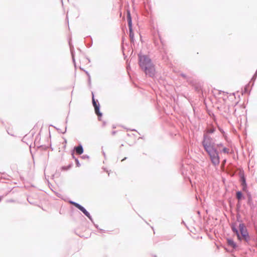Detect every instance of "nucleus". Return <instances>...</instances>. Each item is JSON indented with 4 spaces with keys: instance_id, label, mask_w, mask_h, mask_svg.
Here are the masks:
<instances>
[{
    "instance_id": "nucleus-1",
    "label": "nucleus",
    "mask_w": 257,
    "mask_h": 257,
    "mask_svg": "<svg viewBox=\"0 0 257 257\" xmlns=\"http://www.w3.org/2000/svg\"><path fill=\"white\" fill-rule=\"evenodd\" d=\"M138 64L146 75L150 77L155 76V68L151 59L148 55L143 54L142 52L138 54Z\"/></svg>"
},
{
    "instance_id": "nucleus-2",
    "label": "nucleus",
    "mask_w": 257,
    "mask_h": 257,
    "mask_svg": "<svg viewBox=\"0 0 257 257\" xmlns=\"http://www.w3.org/2000/svg\"><path fill=\"white\" fill-rule=\"evenodd\" d=\"M209 156L211 163L214 166L218 165L220 163L219 153L215 146L203 148Z\"/></svg>"
},
{
    "instance_id": "nucleus-3",
    "label": "nucleus",
    "mask_w": 257,
    "mask_h": 257,
    "mask_svg": "<svg viewBox=\"0 0 257 257\" xmlns=\"http://www.w3.org/2000/svg\"><path fill=\"white\" fill-rule=\"evenodd\" d=\"M239 230L241 238L240 239L238 240L241 241L242 239H243L245 242L248 243L250 240V237L248 232L247 229H246V226L243 223L241 222L239 224Z\"/></svg>"
},
{
    "instance_id": "nucleus-4",
    "label": "nucleus",
    "mask_w": 257,
    "mask_h": 257,
    "mask_svg": "<svg viewBox=\"0 0 257 257\" xmlns=\"http://www.w3.org/2000/svg\"><path fill=\"white\" fill-rule=\"evenodd\" d=\"M126 18L128 23V27L129 29V36L130 38V41L131 43H134V33L133 30V23L132 18L131 14V12L129 10H127L126 12Z\"/></svg>"
},
{
    "instance_id": "nucleus-5",
    "label": "nucleus",
    "mask_w": 257,
    "mask_h": 257,
    "mask_svg": "<svg viewBox=\"0 0 257 257\" xmlns=\"http://www.w3.org/2000/svg\"><path fill=\"white\" fill-rule=\"evenodd\" d=\"M203 148L216 146L214 140L207 134H204L203 139L202 142Z\"/></svg>"
},
{
    "instance_id": "nucleus-6",
    "label": "nucleus",
    "mask_w": 257,
    "mask_h": 257,
    "mask_svg": "<svg viewBox=\"0 0 257 257\" xmlns=\"http://www.w3.org/2000/svg\"><path fill=\"white\" fill-rule=\"evenodd\" d=\"M92 93V103L94 108L95 113L98 116V120H100V117L102 116V113L100 111V104L97 99H95L94 98V95L93 92Z\"/></svg>"
},
{
    "instance_id": "nucleus-7",
    "label": "nucleus",
    "mask_w": 257,
    "mask_h": 257,
    "mask_svg": "<svg viewBox=\"0 0 257 257\" xmlns=\"http://www.w3.org/2000/svg\"><path fill=\"white\" fill-rule=\"evenodd\" d=\"M247 203L248 205L249 206L250 209L252 211H254V209L256 207V206L253 202L251 194L249 192H247Z\"/></svg>"
},
{
    "instance_id": "nucleus-8",
    "label": "nucleus",
    "mask_w": 257,
    "mask_h": 257,
    "mask_svg": "<svg viewBox=\"0 0 257 257\" xmlns=\"http://www.w3.org/2000/svg\"><path fill=\"white\" fill-rule=\"evenodd\" d=\"M78 209L81 211L91 221L92 223H94L93 219L90 213L83 206L81 205Z\"/></svg>"
},
{
    "instance_id": "nucleus-9",
    "label": "nucleus",
    "mask_w": 257,
    "mask_h": 257,
    "mask_svg": "<svg viewBox=\"0 0 257 257\" xmlns=\"http://www.w3.org/2000/svg\"><path fill=\"white\" fill-rule=\"evenodd\" d=\"M230 227L232 231L237 236V239H240L241 238L239 231L236 227V223L235 222H232L230 224Z\"/></svg>"
},
{
    "instance_id": "nucleus-10",
    "label": "nucleus",
    "mask_w": 257,
    "mask_h": 257,
    "mask_svg": "<svg viewBox=\"0 0 257 257\" xmlns=\"http://www.w3.org/2000/svg\"><path fill=\"white\" fill-rule=\"evenodd\" d=\"M73 151L74 152L75 151L78 155H81L83 153L84 149L82 144L80 143L78 146H75L74 147Z\"/></svg>"
},
{
    "instance_id": "nucleus-11",
    "label": "nucleus",
    "mask_w": 257,
    "mask_h": 257,
    "mask_svg": "<svg viewBox=\"0 0 257 257\" xmlns=\"http://www.w3.org/2000/svg\"><path fill=\"white\" fill-rule=\"evenodd\" d=\"M238 175L240 178L239 181L240 182L241 185L246 184V178L244 175V171L242 169L240 170Z\"/></svg>"
},
{
    "instance_id": "nucleus-12",
    "label": "nucleus",
    "mask_w": 257,
    "mask_h": 257,
    "mask_svg": "<svg viewBox=\"0 0 257 257\" xmlns=\"http://www.w3.org/2000/svg\"><path fill=\"white\" fill-rule=\"evenodd\" d=\"M226 241L227 245L232 247L233 249H235L237 248V244L234 242L233 239L231 238H227Z\"/></svg>"
},
{
    "instance_id": "nucleus-13",
    "label": "nucleus",
    "mask_w": 257,
    "mask_h": 257,
    "mask_svg": "<svg viewBox=\"0 0 257 257\" xmlns=\"http://www.w3.org/2000/svg\"><path fill=\"white\" fill-rule=\"evenodd\" d=\"M236 198L238 201H241L245 198L241 191H237L236 192Z\"/></svg>"
},
{
    "instance_id": "nucleus-14",
    "label": "nucleus",
    "mask_w": 257,
    "mask_h": 257,
    "mask_svg": "<svg viewBox=\"0 0 257 257\" xmlns=\"http://www.w3.org/2000/svg\"><path fill=\"white\" fill-rule=\"evenodd\" d=\"M72 166H73V163H71L69 164L68 166H62L61 167L60 169L61 171H68V170L72 168Z\"/></svg>"
},
{
    "instance_id": "nucleus-15",
    "label": "nucleus",
    "mask_w": 257,
    "mask_h": 257,
    "mask_svg": "<svg viewBox=\"0 0 257 257\" xmlns=\"http://www.w3.org/2000/svg\"><path fill=\"white\" fill-rule=\"evenodd\" d=\"M215 131V128L214 127H212L211 128H209L206 131V132L204 134H207L209 135L210 134H213Z\"/></svg>"
},
{
    "instance_id": "nucleus-16",
    "label": "nucleus",
    "mask_w": 257,
    "mask_h": 257,
    "mask_svg": "<svg viewBox=\"0 0 257 257\" xmlns=\"http://www.w3.org/2000/svg\"><path fill=\"white\" fill-rule=\"evenodd\" d=\"M69 203H70L71 204H72V205H74V206L76 208H77V209H78V208H79V207H80V205H81L80 204H79V203H77V202H74V201H69Z\"/></svg>"
},
{
    "instance_id": "nucleus-17",
    "label": "nucleus",
    "mask_w": 257,
    "mask_h": 257,
    "mask_svg": "<svg viewBox=\"0 0 257 257\" xmlns=\"http://www.w3.org/2000/svg\"><path fill=\"white\" fill-rule=\"evenodd\" d=\"M248 87H249V84H247V85H246L244 87V89H243V92L245 93H250V91L248 90Z\"/></svg>"
},
{
    "instance_id": "nucleus-18",
    "label": "nucleus",
    "mask_w": 257,
    "mask_h": 257,
    "mask_svg": "<svg viewBox=\"0 0 257 257\" xmlns=\"http://www.w3.org/2000/svg\"><path fill=\"white\" fill-rule=\"evenodd\" d=\"M70 50H71V55H72V61H73V62L74 65L75 66V58H74V53L72 50V49L71 47H70Z\"/></svg>"
},
{
    "instance_id": "nucleus-19",
    "label": "nucleus",
    "mask_w": 257,
    "mask_h": 257,
    "mask_svg": "<svg viewBox=\"0 0 257 257\" xmlns=\"http://www.w3.org/2000/svg\"><path fill=\"white\" fill-rule=\"evenodd\" d=\"M242 186V189L243 191L247 192V183L245 184H242L241 185Z\"/></svg>"
},
{
    "instance_id": "nucleus-20",
    "label": "nucleus",
    "mask_w": 257,
    "mask_h": 257,
    "mask_svg": "<svg viewBox=\"0 0 257 257\" xmlns=\"http://www.w3.org/2000/svg\"><path fill=\"white\" fill-rule=\"evenodd\" d=\"M50 126H53V127H54V126H53V125H51ZM54 127H55L56 130H57V131H58L59 133H62V134H65V133L66 132V131H67V126H65V130H64V131L63 132L61 131V130H60V129H59V128H58L55 127V126H54Z\"/></svg>"
},
{
    "instance_id": "nucleus-21",
    "label": "nucleus",
    "mask_w": 257,
    "mask_h": 257,
    "mask_svg": "<svg viewBox=\"0 0 257 257\" xmlns=\"http://www.w3.org/2000/svg\"><path fill=\"white\" fill-rule=\"evenodd\" d=\"M221 151L225 154H228L229 153V150L226 147H224Z\"/></svg>"
},
{
    "instance_id": "nucleus-22",
    "label": "nucleus",
    "mask_w": 257,
    "mask_h": 257,
    "mask_svg": "<svg viewBox=\"0 0 257 257\" xmlns=\"http://www.w3.org/2000/svg\"><path fill=\"white\" fill-rule=\"evenodd\" d=\"M75 162L77 167H79L81 166L78 158H75Z\"/></svg>"
},
{
    "instance_id": "nucleus-23",
    "label": "nucleus",
    "mask_w": 257,
    "mask_h": 257,
    "mask_svg": "<svg viewBox=\"0 0 257 257\" xmlns=\"http://www.w3.org/2000/svg\"><path fill=\"white\" fill-rule=\"evenodd\" d=\"M38 148H42L43 150H47L48 148V146L41 145L38 147Z\"/></svg>"
},
{
    "instance_id": "nucleus-24",
    "label": "nucleus",
    "mask_w": 257,
    "mask_h": 257,
    "mask_svg": "<svg viewBox=\"0 0 257 257\" xmlns=\"http://www.w3.org/2000/svg\"><path fill=\"white\" fill-rule=\"evenodd\" d=\"M240 201H238V203L236 204V209L237 210H239L241 207Z\"/></svg>"
},
{
    "instance_id": "nucleus-25",
    "label": "nucleus",
    "mask_w": 257,
    "mask_h": 257,
    "mask_svg": "<svg viewBox=\"0 0 257 257\" xmlns=\"http://www.w3.org/2000/svg\"><path fill=\"white\" fill-rule=\"evenodd\" d=\"M40 134H38L37 135V136L36 137V138H35V144L36 143V141H40Z\"/></svg>"
},
{
    "instance_id": "nucleus-26",
    "label": "nucleus",
    "mask_w": 257,
    "mask_h": 257,
    "mask_svg": "<svg viewBox=\"0 0 257 257\" xmlns=\"http://www.w3.org/2000/svg\"><path fill=\"white\" fill-rule=\"evenodd\" d=\"M81 158L82 159H89V157L88 155H82Z\"/></svg>"
},
{
    "instance_id": "nucleus-27",
    "label": "nucleus",
    "mask_w": 257,
    "mask_h": 257,
    "mask_svg": "<svg viewBox=\"0 0 257 257\" xmlns=\"http://www.w3.org/2000/svg\"><path fill=\"white\" fill-rule=\"evenodd\" d=\"M256 76H257V75H256V73H255L254 74V75L252 76L251 80L253 81H254L256 79Z\"/></svg>"
},
{
    "instance_id": "nucleus-28",
    "label": "nucleus",
    "mask_w": 257,
    "mask_h": 257,
    "mask_svg": "<svg viewBox=\"0 0 257 257\" xmlns=\"http://www.w3.org/2000/svg\"><path fill=\"white\" fill-rule=\"evenodd\" d=\"M88 37H90V38L91 42H89V44H89V45H87V46L88 47H90L92 45V38L90 37V36H89Z\"/></svg>"
},
{
    "instance_id": "nucleus-29",
    "label": "nucleus",
    "mask_w": 257,
    "mask_h": 257,
    "mask_svg": "<svg viewBox=\"0 0 257 257\" xmlns=\"http://www.w3.org/2000/svg\"><path fill=\"white\" fill-rule=\"evenodd\" d=\"M88 37H90V38L91 42H89V44H89V45H87V46L88 47H90L92 45V38L90 37V36H89Z\"/></svg>"
},
{
    "instance_id": "nucleus-30",
    "label": "nucleus",
    "mask_w": 257,
    "mask_h": 257,
    "mask_svg": "<svg viewBox=\"0 0 257 257\" xmlns=\"http://www.w3.org/2000/svg\"><path fill=\"white\" fill-rule=\"evenodd\" d=\"M180 76L185 79H186L187 78V75L183 73L180 74Z\"/></svg>"
},
{
    "instance_id": "nucleus-31",
    "label": "nucleus",
    "mask_w": 257,
    "mask_h": 257,
    "mask_svg": "<svg viewBox=\"0 0 257 257\" xmlns=\"http://www.w3.org/2000/svg\"><path fill=\"white\" fill-rule=\"evenodd\" d=\"M88 83L89 85L90 86V85H91V77H90V76H89V77H88Z\"/></svg>"
},
{
    "instance_id": "nucleus-32",
    "label": "nucleus",
    "mask_w": 257,
    "mask_h": 257,
    "mask_svg": "<svg viewBox=\"0 0 257 257\" xmlns=\"http://www.w3.org/2000/svg\"><path fill=\"white\" fill-rule=\"evenodd\" d=\"M71 154L72 158L75 160V158H76L74 156V152L73 151H72Z\"/></svg>"
},
{
    "instance_id": "nucleus-33",
    "label": "nucleus",
    "mask_w": 257,
    "mask_h": 257,
    "mask_svg": "<svg viewBox=\"0 0 257 257\" xmlns=\"http://www.w3.org/2000/svg\"><path fill=\"white\" fill-rule=\"evenodd\" d=\"M216 146H217V147H222V146H223V144H222V143L217 144H216Z\"/></svg>"
},
{
    "instance_id": "nucleus-34",
    "label": "nucleus",
    "mask_w": 257,
    "mask_h": 257,
    "mask_svg": "<svg viewBox=\"0 0 257 257\" xmlns=\"http://www.w3.org/2000/svg\"><path fill=\"white\" fill-rule=\"evenodd\" d=\"M219 131H220V132L222 133V134H224L225 132L223 130V129L221 128H219Z\"/></svg>"
},
{
    "instance_id": "nucleus-35",
    "label": "nucleus",
    "mask_w": 257,
    "mask_h": 257,
    "mask_svg": "<svg viewBox=\"0 0 257 257\" xmlns=\"http://www.w3.org/2000/svg\"><path fill=\"white\" fill-rule=\"evenodd\" d=\"M84 71H85V73L86 74V75H87L88 77H89V76H90L88 71H87L86 70H84Z\"/></svg>"
},
{
    "instance_id": "nucleus-36",
    "label": "nucleus",
    "mask_w": 257,
    "mask_h": 257,
    "mask_svg": "<svg viewBox=\"0 0 257 257\" xmlns=\"http://www.w3.org/2000/svg\"><path fill=\"white\" fill-rule=\"evenodd\" d=\"M93 224H94V225L95 226V227L97 229H99V227H98V225L97 224H95L94 223H93Z\"/></svg>"
},
{
    "instance_id": "nucleus-37",
    "label": "nucleus",
    "mask_w": 257,
    "mask_h": 257,
    "mask_svg": "<svg viewBox=\"0 0 257 257\" xmlns=\"http://www.w3.org/2000/svg\"><path fill=\"white\" fill-rule=\"evenodd\" d=\"M171 238V237L169 238V237H168L167 236H165V239L166 240H169Z\"/></svg>"
},
{
    "instance_id": "nucleus-38",
    "label": "nucleus",
    "mask_w": 257,
    "mask_h": 257,
    "mask_svg": "<svg viewBox=\"0 0 257 257\" xmlns=\"http://www.w3.org/2000/svg\"><path fill=\"white\" fill-rule=\"evenodd\" d=\"M99 229L101 232H105V231L104 230L102 229H100V228H99Z\"/></svg>"
},
{
    "instance_id": "nucleus-39",
    "label": "nucleus",
    "mask_w": 257,
    "mask_h": 257,
    "mask_svg": "<svg viewBox=\"0 0 257 257\" xmlns=\"http://www.w3.org/2000/svg\"><path fill=\"white\" fill-rule=\"evenodd\" d=\"M115 133H116V131H113V132H112V134L113 135H115Z\"/></svg>"
},
{
    "instance_id": "nucleus-40",
    "label": "nucleus",
    "mask_w": 257,
    "mask_h": 257,
    "mask_svg": "<svg viewBox=\"0 0 257 257\" xmlns=\"http://www.w3.org/2000/svg\"><path fill=\"white\" fill-rule=\"evenodd\" d=\"M126 159H127L126 157H124L123 159H122L121 161H123L125 160Z\"/></svg>"
},
{
    "instance_id": "nucleus-41",
    "label": "nucleus",
    "mask_w": 257,
    "mask_h": 257,
    "mask_svg": "<svg viewBox=\"0 0 257 257\" xmlns=\"http://www.w3.org/2000/svg\"><path fill=\"white\" fill-rule=\"evenodd\" d=\"M64 143H67V141H66V139H65V140H64Z\"/></svg>"
},
{
    "instance_id": "nucleus-42",
    "label": "nucleus",
    "mask_w": 257,
    "mask_h": 257,
    "mask_svg": "<svg viewBox=\"0 0 257 257\" xmlns=\"http://www.w3.org/2000/svg\"><path fill=\"white\" fill-rule=\"evenodd\" d=\"M132 131H136L135 129L132 130Z\"/></svg>"
},
{
    "instance_id": "nucleus-43",
    "label": "nucleus",
    "mask_w": 257,
    "mask_h": 257,
    "mask_svg": "<svg viewBox=\"0 0 257 257\" xmlns=\"http://www.w3.org/2000/svg\"><path fill=\"white\" fill-rule=\"evenodd\" d=\"M255 73H256V75H257V69Z\"/></svg>"
},
{
    "instance_id": "nucleus-44",
    "label": "nucleus",
    "mask_w": 257,
    "mask_h": 257,
    "mask_svg": "<svg viewBox=\"0 0 257 257\" xmlns=\"http://www.w3.org/2000/svg\"><path fill=\"white\" fill-rule=\"evenodd\" d=\"M103 155L105 156V154L104 152H103Z\"/></svg>"
},
{
    "instance_id": "nucleus-45",
    "label": "nucleus",
    "mask_w": 257,
    "mask_h": 257,
    "mask_svg": "<svg viewBox=\"0 0 257 257\" xmlns=\"http://www.w3.org/2000/svg\"><path fill=\"white\" fill-rule=\"evenodd\" d=\"M107 172L108 173V175H109V173H108V171H107Z\"/></svg>"
},
{
    "instance_id": "nucleus-46",
    "label": "nucleus",
    "mask_w": 257,
    "mask_h": 257,
    "mask_svg": "<svg viewBox=\"0 0 257 257\" xmlns=\"http://www.w3.org/2000/svg\"><path fill=\"white\" fill-rule=\"evenodd\" d=\"M153 257H157V256L156 255H154Z\"/></svg>"
}]
</instances>
